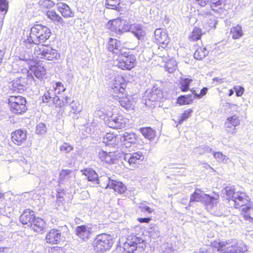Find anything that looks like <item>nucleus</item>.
Instances as JSON below:
<instances>
[{
    "label": "nucleus",
    "mask_w": 253,
    "mask_h": 253,
    "mask_svg": "<svg viewBox=\"0 0 253 253\" xmlns=\"http://www.w3.org/2000/svg\"><path fill=\"white\" fill-rule=\"evenodd\" d=\"M50 30L42 24H35L27 31L22 38L23 45L28 49H31L36 44L44 43L50 37Z\"/></svg>",
    "instance_id": "1"
},
{
    "label": "nucleus",
    "mask_w": 253,
    "mask_h": 253,
    "mask_svg": "<svg viewBox=\"0 0 253 253\" xmlns=\"http://www.w3.org/2000/svg\"><path fill=\"white\" fill-rule=\"evenodd\" d=\"M34 54L36 57L52 61L58 59L60 54L57 50L51 46L42 44L40 46L35 47Z\"/></svg>",
    "instance_id": "2"
},
{
    "label": "nucleus",
    "mask_w": 253,
    "mask_h": 253,
    "mask_svg": "<svg viewBox=\"0 0 253 253\" xmlns=\"http://www.w3.org/2000/svg\"><path fill=\"white\" fill-rule=\"evenodd\" d=\"M113 244L111 236L105 233L97 235L93 242L94 250L96 252H104L108 250Z\"/></svg>",
    "instance_id": "3"
},
{
    "label": "nucleus",
    "mask_w": 253,
    "mask_h": 253,
    "mask_svg": "<svg viewBox=\"0 0 253 253\" xmlns=\"http://www.w3.org/2000/svg\"><path fill=\"white\" fill-rule=\"evenodd\" d=\"M27 101L21 96H11L8 99V104L12 112L16 114H22L27 110Z\"/></svg>",
    "instance_id": "4"
},
{
    "label": "nucleus",
    "mask_w": 253,
    "mask_h": 253,
    "mask_svg": "<svg viewBox=\"0 0 253 253\" xmlns=\"http://www.w3.org/2000/svg\"><path fill=\"white\" fill-rule=\"evenodd\" d=\"M135 62L136 58L134 55L124 53L114 60V64L122 70H129L134 67Z\"/></svg>",
    "instance_id": "5"
},
{
    "label": "nucleus",
    "mask_w": 253,
    "mask_h": 253,
    "mask_svg": "<svg viewBox=\"0 0 253 253\" xmlns=\"http://www.w3.org/2000/svg\"><path fill=\"white\" fill-rule=\"evenodd\" d=\"M122 18H117L108 22L107 26L112 32L117 35H121L130 29L129 23Z\"/></svg>",
    "instance_id": "6"
},
{
    "label": "nucleus",
    "mask_w": 253,
    "mask_h": 253,
    "mask_svg": "<svg viewBox=\"0 0 253 253\" xmlns=\"http://www.w3.org/2000/svg\"><path fill=\"white\" fill-rule=\"evenodd\" d=\"M68 100H70V99L66 95L63 96L61 100L51 89L45 92L42 97L43 102L48 103L49 105L54 104L59 107H63L65 103H68Z\"/></svg>",
    "instance_id": "7"
},
{
    "label": "nucleus",
    "mask_w": 253,
    "mask_h": 253,
    "mask_svg": "<svg viewBox=\"0 0 253 253\" xmlns=\"http://www.w3.org/2000/svg\"><path fill=\"white\" fill-rule=\"evenodd\" d=\"M128 120L122 115L110 116L105 121L106 124L110 127L114 129H121L126 127Z\"/></svg>",
    "instance_id": "8"
},
{
    "label": "nucleus",
    "mask_w": 253,
    "mask_h": 253,
    "mask_svg": "<svg viewBox=\"0 0 253 253\" xmlns=\"http://www.w3.org/2000/svg\"><path fill=\"white\" fill-rule=\"evenodd\" d=\"M154 39L159 44L158 49H165L169 42V38L167 32L161 28L157 29L154 32Z\"/></svg>",
    "instance_id": "9"
},
{
    "label": "nucleus",
    "mask_w": 253,
    "mask_h": 253,
    "mask_svg": "<svg viewBox=\"0 0 253 253\" xmlns=\"http://www.w3.org/2000/svg\"><path fill=\"white\" fill-rule=\"evenodd\" d=\"M28 84L26 79L19 77L9 82L8 86L12 91L21 93L26 89Z\"/></svg>",
    "instance_id": "10"
},
{
    "label": "nucleus",
    "mask_w": 253,
    "mask_h": 253,
    "mask_svg": "<svg viewBox=\"0 0 253 253\" xmlns=\"http://www.w3.org/2000/svg\"><path fill=\"white\" fill-rule=\"evenodd\" d=\"M110 86L114 91L119 93V95H123L126 84L122 76H118L110 83Z\"/></svg>",
    "instance_id": "11"
},
{
    "label": "nucleus",
    "mask_w": 253,
    "mask_h": 253,
    "mask_svg": "<svg viewBox=\"0 0 253 253\" xmlns=\"http://www.w3.org/2000/svg\"><path fill=\"white\" fill-rule=\"evenodd\" d=\"M143 242L144 240L142 238L135 235L131 236L127 239L126 242L124 244V249L127 253H133L136 250L137 245Z\"/></svg>",
    "instance_id": "12"
},
{
    "label": "nucleus",
    "mask_w": 253,
    "mask_h": 253,
    "mask_svg": "<svg viewBox=\"0 0 253 253\" xmlns=\"http://www.w3.org/2000/svg\"><path fill=\"white\" fill-rule=\"evenodd\" d=\"M116 138H119L120 141L123 142L126 148H129L132 145L136 144L138 141L136 135L134 133L125 132L122 134L119 135V136L116 137Z\"/></svg>",
    "instance_id": "13"
},
{
    "label": "nucleus",
    "mask_w": 253,
    "mask_h": 253,
    "mask_svg": "<svg viewBox=\"0 0 253 253\" xmlns=\"http://www.w3.org/2000/svg\"><path fill=\"white\" fill-rule=\"evenodd\" d=\"M75 232L77 236L84 241L88 240L92 232V229L91 226L87 225L78 226L75 228Z\"/></svg>",
    "instance_id": "14"
},
{
    "label": "nucleus",
    "mask_w": 253,
    "mask_h": 253,
    "mask_svg": "<svg viewBox=\"0 0 253 253\" xmlns=\"http://www.w3.org/2000/svg\"><path fill=\"white\" fill-rule=\"evenodd\" d=\"M107 181V187L114 189L115 192L120 194L124 193L126 190V186L122 182L114 180L109 177L106 176Z\"/></svg>",
    "instance_id": "15"
},
{
    "label": "nucleus",
    "mask_w": 253,
    "mask_h": 253,
    "mask_svg": "<svg viewBox=\"0 0 253 253\" xmlns=\"http://www.w3.org/2000/svg\"><path fill=\"white\" fill-rule=\"evenodd\" d=\"M62 239L61 230L59 229H51L46 234L45 240L47 243L58 244Z\"/></svg>",
    "instance_id": "16"
},
{
    "label": "nucleus",
    "mask_w": 253,
    "mask_h": 253,
    "mask_svg": "<svg viewBox=\"0 0 253 253\" xmlns=\"http://www.w3.org/2000/svg\"><path fill=\"white\" fill-rule=\"evenodd\" d=\"M27 139V131L26 130L19 129L11 133V140L17 145H21Z\"/></svg>",
    "instance_id": "17"
},
{
    "label": "nucleus",
    "mask_w": 253,
    "mask_h": 253,
    "mask_svg": "<svg viewBox=\"0 0 253 253\" xmlns=\"http://www.w3.org/2000/svg\"><path fill=\"white\" fill-rule=\"evenodd\" d=\"M36 218L34 211L29 210H25L20 217V221L23 225H26L28 227H30Z\"/></svg>",
    "instance_id": "18"
},
{
    "label": "nucleus",
    "mask_w": 253,
    "mask_h": 253,
    "mask_svg": "<svg viewBox=\"0 0 253 253\" xmlns=\"http://www.w3.org/2000/svg\"><path fill=\"white\" fill-rule=\"evenodd\" d=\"M148 99L152 102L161 101L163 98L162 91L158 87H154L150 91H146Z\"/></svg>",
    "instance_id": "19"
},
{
    "label": "nucleus",
    "mask_w": 253,
    "mask_h": 253,
    "mask_svg": "<svg viewBox=\"0 0 253 253\" xmlns=\"http://www.w3.org/2000/svg\"><path fill=\"white\" fill-rule=\"evenodd\" d=\"M117 97H119V102L122 107L128 110L133 109V98L131 96L121 94L118 95Z\"/></svg>",
    "instance_id": "20"
},
{
    "label": "nucleus",
    "mask_w": 253,
    "mask_h": 253,
    "mask_svg": "<svg viewBox=\"0 0 253 253\" xmlns=\"http://www.w3.org/2000/svg\"><path fill=\"white\" fill-rule=\"evenodd\" d=\"M82 173L87 179L88 181L91 182L94 184H99V179L97 173L91 168H87L81 170Z\"/></svg>",
    "instance_id": "21"
},
{
    "label": "nucleus",
    "mask_w": 253,
    "mask_h": 253,
    "mask_svg": "<svg viewBox=\"0 0 253 253\" xmlns=\"http://www.w3.org/2000/svg\"><path fill=\"white\" fill-rule=\"evenodd\" d=\"M56 6L58 11L64 18L74 17V13L67 4L63 2H58L56 4Z\"/></svg>",
    "instance_id": "22"
},
{
    "label": "nucleus",
    "mask_w": 253,
    "mask_h": 253,
    "mask_svg": "<svg viewBox=\"0 0 253 253\" xmlns=\"http://www.w3.org/2000/svg\"><path fill=\"white\" fill-rule=\"evenodd\" d=\"M128 31L133 33L138 40L142 39L145 35L144 30L139 24H130V29Z\"/></svg>",
    "instance_id": "23"
},
{
    "label": "nucleus",
    "mask_w": 253,
    "mask_h": 253,
    "mask_svg": "<svg viewBox=\"0 0 253 253\" xmlns=\"http://www.w3.org/2000/svg\"><path fill=\"white\" fill-rule=\"evenodd\" d=\"M144 158V156L142 152L138 151L131 153L130 166L135 167L137 165L141 164Z\"/></svg>",
    "instance_id": "24"
},
{
    "label": "nucleus",
    "mask_w": 253,
    "mask_h": 253,
    "mask_svg": "<svg viewBox=\"0 0 253 253\" xmlns=\"http://www.w3.org/2000/svg\"><path fill=\"white\" fill-rule=\"evenodd\" d=\"M45 226V224L44 221L40 217H36V218L34 220L30 227L37 232L42 233L44 230Z\"/></svg>",
    "instance_id": "25"
},
{
    "label": "nucleus",
    "mask_w": 253,
    "mask_h": 253,
    "mask_svg": "<svg viewBox=\"0 0 253 253\" xmlns=\"http://www.w3.org/2000/svg\"><path fill=\"white\" fill-rule=\"evenodd\" d=\"M27 50H24L22 51L19 55V58L21 60L26 61L29 63L35 59L34 51L32 50V48L31 49H28L26 47Z\"/></svg>",
    "instance_id": "26"
},
{
    "label": "nucleus",
    "mask_w": 253,
    "mask_h": 253,
    "mask_svg": "<svg viewBox=\"0 0 253 253\" xmlns=\"http://www.w3.org/2000/svg\"><path fill=\"white\" fill-rule=\"evenodd\" d=\"M226 0H210L211 9L214 12L219 13L225 5Z\"/></svg>",
    "instance_id": "27"
},
{
    "label": "nucleus",
    "mask_w": 253,
    "mask_h": 253,
    "mask_svg": "<svg viewBox=\"0 0 253 253\" xmlns=\"http://www.w3.org/2000/svg\"><path fill=\"white\" fill-rule=\"evenodd\" d=\"M120 42L116 39L110 38L108 43V49L114 53L118 54L120 52L119 47Z\"/></svg>",
    "instance_id": "28"
},
{
    "label": "nucleus",
    "mask_w": 253,
    "mask_h": 253,
    "mask_svg": "<svg viewBox=\"0 0 253 253\" xmlns=\"http://www.w3.org/2000/svg\"><path fill=\"white\" fill-rule=\"evenodd\" d=\"M46 15L48 18L56 25L64 23L63 18L54 10H47L46 12Z\"/></svg>",
    "instance_id": "29"
},
{
    "label": "nucleus",
    "mask_w": 253,
    "mask_h": 253,
    "mask_svg": "<svg viewBox=\"0 0 253 253\" xmlns=\"http://www.w3.org/2000/svg\"><path fill=\"white\" fill-rule=\"evenodd\" d=\"M209 198V195L203 193L199 189H196L190 196V203L193 202H204L205 198Z\"/></svg>",
    "instance_id": "30"
},
{
    "label": "nucleus",
    "mask_w": 253,
    "mask_h": 253,
    "mask_svg": "<svg viewBox=\"0 0 253 253\" xmlns=\"http://www.w3.org/2000/svg\"><path fill=\"white\" fill-rule=\"evenodd\" d=\"M31 71L34 73L35 76L40 80L42 79L46 74L45 68L41 65L33 67Z\"/></svg>",
    "instance_id": "31"
},
{
    "label": "nucleus",
    "mask_w": 253,
    "mask_h": 253,
    "mask_svg": "<svg viewBox=\"0 0 253 253\" xmlns=\"http://www.w3.org/2000/svg\"><path fill=\"white\" fill-rule=\"evenodd\" d=\"M139 131L145 138L151 141L154 139L156 135L155 131L150 127L140 128Z\"/></svg>",
    "instance_id": "32"
},
{
    "label": "nucleus",
    "mask_w": 253,
    "mask_h": 253,
    "mask_svg": "<svg viewBox=\"0 0 253 253\" xmlns=\"http://www.w3.org/2000/svg\"><path fill=\"white\" fill-rule=\"evenodd\" d=\"M241 196L238 192L235 194V198H233L232 201L234 202L235 208H239L240 207L243 206L246 203L247 200L245 198V194H242Z\"/></svg>",
    "instance_id": "33"
},
{
    "label": "nucleus",
    "mask_w": 253,
    "mask_h": 253,
    "mask_svg": "<svg viewBox=\"0 0 253 253\" xmlns=\"http://www.w3.org/2000/svg\"><path fill=\"white\" fill-rule=\"evenodd\" d=\"M113 154L112 152L107 153L104 151L99 152L98 157L100 160L107 164H111L113 161Z\"/></svg>",
    "instance_id": "34"
},
{
    "label": "nucleus",
    "mask_w": 253,
    "mask_h": 253,
    "mask_svg": "<svg viewBox=\"0 0 253 253\" xmlns=\"http://www.w3.org/2000/svg\"><path fill=\"white\" fill-rule=\"evenodd\" d=\"M230 33L233 39H238L243 35V31L241 26L237 25L232 27L230 29Z\"/></svg>",
    "instance_id": "35"
},
{
    "label": "nucleus",
    "mask_w": 253,
    "mask_h": 253,
    "mask_svg": "<svg viewBox=\"0 0 253 253\" xmlns=\"http://www.w3.org/2000/svg\"><path fill=\"white\" fill-rule=\"evenodd\" d=\"M193 80L188 78H181L179 81V88L183 92L187 91L189 89V85Z\"/></svg>",
    "instance_id": "36"
},
{
    "label": "nucleus",
    "mask_w": 253,
    "mask_h": 253,
    "mask_svg": "<svg viewBox=\"0 0 253 253\" xmlns=\"http://www.w3.org/2000/svg\"><path fill=\"white\" fill-rule=\"evenodd\" d=\"M73 175V171L71 169H62L59 175V182L63 183L68 181Z\"/></svg>",
    "instance_id": "37"
},
{
    "label": "nucleus",
    "mask_w": 253,
    "mask_h": 253,
    "mask_svg": "<svg viewBox=\"0 0 253 253\" xmlns=\"http://www.w3.org/2000/svg\"><path fill=\"white\" fill-rule=\"evenodd\" d=\"M209 53V51L204 47H198L194 54V57L197 60H202Z\"/></svg>",
    "instance_id": "38"
},
{
    "label": "nucleus",
    "mask_w": 253,
    "mask_h": 253,
    "mask_svg": "<svg viewBox=\"0 0 253 253\" xmlns=\"http://www.w3.org/2000/svg\"><path fill=\"white\" fill-rule=\"evenodd\" d=\"M70 100H68V103H65L64 106L69 105L71 108V112L73 114L79 113L81 111V108L80 104L78 102H75L74 100H71L70 97H69Z\"/></svg>",
    "instance_id": "39"
},
{
    "label": "nucleus",
    "mask_w": 253,
    "mask_h": 253,
    "mask_svg": "<svg viewBox=\"0 0 253 253\" xmlns=\"http://www.w3.org/2000/svg\"><path fill=\"white\" fill-rule=\"evenodd\" d=\"M193 99L192 95H181L178 97L177 102L180 105L189 104L192 103Z\"/></svg>",
    "instance_id": "40"
},
{
    "label": "nucleus",
    "mask_w": 253,
    "mask_h": 253,
    "mask_svg": "<svg viewBox=\"0 0 253 253\" xmlns=\"http://www.w3.org/2000/svg\"><path fill=\"white\" fill-rule=\"evenodd\" d=\"M120 0H105V6L106 8L120 10Z\"/></svg>",
    "instance_id": "41"
},
{
    "label": "nucleus",
    "mask_w": 253,
    "mask_h": 253,
    "mask_svg": "<svg viewBox=\"0 0 253 253\" xmlns=\"http://www.w3.org/2000/svg\"><path fill=\"white\" fill-rule=\"evenodd\" d=\"M224 192L227 195L229 200H232L233 198H235V194H237L235 192L234 186H226L224 189Z\"/></svg>",
    "instance_id": "42"
},
{
    "label": "nucleus",
    "mask_w": 253,
    "mask_h": 253,
    "mask_svg": "<svg viewBox=\"0 0 253 253\" xmlns=\"http://www.w3.org/2000/svg\"><path fill=\"white\" fill-rule=\"evenodd\" d=\"M111 114V112H107L104 108L97 107L95 112L96 117L103 118V119H105V116H107L109 118Z\"/></svg>",
    "instance_id": "43"
},
{
    "label": "nucleus",
    "mask_w": 253,
    "mask_h": 253,
    "mask_svg": "<svg viewBox=\"0 0 253 253\" xmlns=\"http://www.w3.org/2000/svg\"><path fill=\"white\" fill-rule=\"evenodd\" d=\"M235 253H244L248 250L247 246L242 242L234 243Z\"/></svg>",
    "instance_id": "44"
},
{
    "label": "nucleus",
    "mask_w": 253,
    "mask_h": 253,
    "mask_svg": "<svg viewBox=\"0 0 253 253\" xmlns=\"http://www.w3.org/2000/svg\"><path fill=\"white\" fill-rule=\"evenodd\" d=\"M53 89L55 93L60 94L61 92L65 91L66 88L61 82H57L53 84Z\"/></svg>",
    "instance_id": "45"
},
{
    "label": "nucleus",
    "mask_w": 253,
    "mask_h": 253,
    "mask_svg": "<svg viewBox=\"0 0 253 253\" xmlns=\"http://www.w3.org/2000/svg\"><path fill=\"white\" fill-rule=\"evenodd\" d=\"M212 149L207 145L200 146L195 149V152L200 155L205 153H210Z\"/></svg>",
    "instance_id": "46"
},
{
    "label": "nucleus",
    "mask_w": 253,
    "mask_h": 253,
    "mask_svg": "<svg viewBox=\"0 0 253 253\" xmlns=\"http://www.w3.org/2000/svg\"><path fill=\"white\" fill-rule=\"evenodd\" d=\"M202 34L201 29L199 28L195 27L193 29L190 38L192 41H197L200 39Z\"/></svg>",
    "instance_id": "47"
},
{
    "label": "nucleus",
    "mask_w": 253,
    "mask_h": 253,
    "mask_svg": "<svg viewBox=\"0 0 253 253\" xmlns=\"http://www.w3.org/2000/svg\"><path fill=\"white\" fill-rule=\"evenodd\" d=\"M252 209V207L246 206L243 208L242 210V212H243V217L246 220H248L253 223V218H252L249 213L250 211Z\"/></svg>",
    "instance_id": "48"
},
{
    "label": "nucleus",
    "mask_w": 253,
    "mask_h": 253,
    "mask_svg": "<svg viewBox=\"0 0 253 253\" xmlns=\"http://www.w3.org/2000/svg\"><path fill=\"white\" fill-rule=\"evenodd\" d=\"M148 233L153 239H156L160 236V231L158 226L155 225L149 228Z\"/></svg>",
    "instance_id": "49"
},
{
    "label": "nucleus",
    "mask_w": 253,
    "mask_h": 253,
    "mask_svg": "<svg viewBox=\"0 0 253 253\" xmlns=\"http://www.w3.org/2000/svg\"><path fill=\"white\" fill-rule=\"evenodd\" d=\"M192 112L193 111L191 109L185 110L184 112L181 114L178 121V124H181L183 121L187 120L191 116Z\"/></svg>",
    "instance_id": "50"
},
{
    "label": "nucleus",
    "mask_w": 253,
    "mask_h": 253,
    "mask_svg": "<svg viewBox=\"0 0 253 253\" xmlns=\"http://www.w3.org/2000/svg\"><path fill=\"white\" fill-rule=\"evenodd\" d=\"M226 122H229V123L231 124L232 126H235L236 127L239 126L240 123L239 117L235 115L228 117L227 119Z\"/></svg>",
    "instance_id": "51"
},
{
    "label": "nucleus",
    "mask_w": 253,
    "mask_h": 253,
    "mask_svg": "<svg viewBox=\"0 0 253 253\" xmlns=\"http://www.w3.org/2000/svg\"><path fill=\"white\" fill-rule=\"evenodd\" d=\"M214 158L218 162L226 163L228 159L225 155H224L221 152H213Z\"/></svg>",
    "instance_id": "52"
},
{
    "label": "nucleus",
    "mask_w": 253,
    "mask_h": 253,
    "mask_svg": "<svg viewBox=\"0 0 253 253\" xmlns=\"http://www.w3.org/2000/svg\"><path fill=\"white\" fill-rule=\"evenodd\" d=\"M46 132V127L45 124L40 123L36 126V133L37 134H44Z\"/></svg>",
    "instance_id": "53"
},
{
    "label": "nucleus",
    "mask_w": 253,
    "mask_h": 253,
    "mask_svg": "<svg viewBox=\"0 0 253 253\" xmlns=\"http://www.w3.org/2000/svg\"><path fill=\"white\" fill-rule=\"evenodd\" d=\"M8 9V2L7 0H0V11L3 12L5 15Z\"/></svg>",
    "instance_id": "54"
},
{
    "label": "nucleus",
    "mask_w": 253,
    "mask_h": 253,
    "mask_svg": "<svg viewBox=\"0 0 253 253\" xmlns=\"http://www.w3.org/2000/svg\"><path fill=\"white\" fill-rule=\"evenodd\" d=\"M60 150L65 153H69L73 150V146L68 143H64V144L60 146Z\"/></svg>",
    "instance_id": "55"
},
{
    "label": "nucleus",
    "mask_w": 253,
    "mask_h": 253,
    "mask_svg": "<svg viewBox=\"0 0 253 253\" xmlns=\"http://www.w3.org/2000/svg\"><path fill=\"white\" fill-rule=\"evenodd\" d=\"M204 202H206V205L208 207H210L211 208L214 207L216 204V200L209 195V198H205Z\"/></svg>",
    "instance_id": "56"
},
{
    "label": "nucleus",
    "mask_w": 253,
    "mask_h": 253,
    "mask_svg": "<svg viewBox=\"0 0 253 253\" xmlns=\"http://www.w3.org/2000/svg\"><path fill=\"white\" fill-rule=\"evenodd\" d=\"M224 126L226 128V130L227 132L231 133L232 134L236 132V126H232L231 124L229 123V122H225Z\"/></svg>",
    "instance_id": "57"
},
{
    "label": "nucleus",
    "mask_w": 253,
    "mask_h": 253,
    "mask_svg": "<svg viewBox=\"0 0 253 253\" xmlns=\"http://www.w3.org/2000/svg\"><path fill=\"white\" fill-rule=\"evenodd\" d=\"M212 246L213 248L217 249L218 251L222 252L224 251V249H223V248L225 246V244L223 242H214L212 243Z\"/></svg>",
    "instance_id": "58"
},
{
    "label": "nucleus",
    "mask_w": 253,
    "mask_h": 253,
    "mask_svg": "<svg viewBox=\"0 0 253 253\" xmlns=\"http://www.w3.org/2000/svg\"><path fill=\"white\" fill-rule=\"evenodd\" d=\"M233 89L235 91L236 95L237 97L241 96L245 91V89L243 86L239 85L234 86Z\"/></svg>",
    "instance_id": "59"
},
{
    "label": "nucleus",
    "mask_w": 253,
    "mask_h": 253,
    "mask_svg": "<svg viewBox=\"0 0 253 253\" xmlns=\"http://www.w3.org/2000/svg\"><path fill=\"white\" fill-rule=\"evenodd\" d=\"M42 4L47 8H51L54 6L55 3L50 0H44Z\"/></svg>",
    "instance_id": "60"
},
{
    "label": "nucleus",
    "mask_w": 253,
    "mask_h": 253,
    "mask_svg": "<svg viewBox=\"0 0 253 253\" xmlns=\"http://www.w3.org/2000/svg\"><path fill=\"white\" fill-rule=\"evenodd\" d=\"M234 244L224 248V253H235Z\"/></svg>",
    "instance_id": "61"
},
{
    "label": "nucleus",
    "mask_w": 253,
    "mask_h": 253,
    "mask_svg": "<svg viewBox=\"0 0 253 253\" xmlns=\"http://www.w3.org/2000/svg\"><path fill=\"white\" fill-rule=\"evenodd\" d=\"M198 12L199 15L205 16L204 20H205V19L207 17L212 15V13L210 10L204 11L203 10H199Z\"/></svg>",
    "instance_id": "62"
},
{
    "label": "nucleus",
    "mask_w": 253,
    "mask_h": 253,
    "mask_svg": "<svg viewBox=\"0 0 253 253\" xmlns=\"http://www.w3.org/2000/svg\"><path fill=\"white\" fill-rule=\"evenodd\" d=\"M164 247L166 250L165 252H168V253L174 252V249L171 244L166 243L164 245Z\"/></svg>",
    "instance_id": "63"
},
{
    "label": "nucleus",
    "mask_w": 253,
    "mask_h": 253,
    "mask_svg": "<svg viewBox=\"0 0 253 253\" xmlns=\"http://www.w3.org/2000/svg\"><path fill=\"white\" fill-rule=\"evenodd\" d=\"M196 2L202 7H204L208 3L210 4V0H195Z\"/></svg>",
    "instance_id": "64"
}]
</instances>
